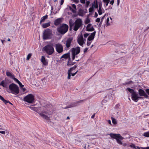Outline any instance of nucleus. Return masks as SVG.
<instances>
[{
    "label": "nucleus",
    "instance_id": "obj_7",
    "mask_svg": "<svg viewBox=\"0 0 149 149\" xmlns=\"http://www.w3.org/2000/svg\"><path fill=\"white\" fill-rule=\"evenodd\" d=\"M68 26L67 24H63L57 28L58 31L62 34H64L68 31Z\"/></svg>",
    "mask_w": 149,
    "mask_h": 149
},
{
    "label": "nucleus",
    "instance_id": "obj_31",
    "mask_svg": "<svg viewBox=\"0 0 149 149\" xmlns=\"http://www.w3.org/2000/svg\"><path fill=\"white\" fill-rule=\"evenodd\" d=\"M70 56V54L69 53H67L66 54H65L63 55L61 58H68Z\"/></svg>",
    "mask_w": 149,
    "mask_h": 149
},
{
    "label": "nucleus",
    "instance_id": "obj_55",
    "mask_svg": "<svg viewBox=\"0 0 149 149\" xmlns=\"http://www.w3.org/2000/svg\"><path fill=\"white\" fill-rule=\"evenodd\" d=\"M98 16V14L96 12H95V13L94 17H97Z\"/></svg>",
    "mask_w": 149,
    "mask_h": 149
},
{
    "label": "nucleus",
    "instance_id": "obj_37",
    "mask_svg": "<svg viewBox=\"0 0 149 149\" xmlns=\"http://www.w3.org/2000/svg\"><path fill=\"white\" fill-rule=\"evenodd\" d=\"M90 3V1H86V7L87 8L88 7Z\"/></svg>",
    "mask_w": 149,
    "mask_h": 149
},
{
    "label": "nucleus",
    "instance_id": "obj_10",
    "mask_svg": "<svg viewBox=\"0 0 149 149\" xmlns=\"http://www.w3.org/2000/svg\"><path fill=\"white\" fill-rule=\"evenodd\" d=\"M72 40L73 38H67L66 40L64 39L62 40V42L64 43V44L65 45L66 47L68 49L69 48L70 46Z\"/></svg>",
    "mask_w": 149,
    "mask_h": 149
},
{
    "label": "nucleus",
    "instance_id": "obj_2",
    "mask_svg": "<svg viewBox=\"0 0 149 149\" xmlns=\"http://www.w3.org/2000/svg\"><path fill=\"white\" fill-rule=\"evenodd\" d=\"M69 23L70 27H73V30L76 31L82 26V20L80 18H78L73 23L72 21L70 20Z\"/></svg>",
    "mask_w": 149,
    "mask_h": 149
},
{
    "label": "nucleus",
    "instance_id": "obj_6",
    "mask_svg": "<svg viewBox=\"0 0 149 149\" xmlns=\"http://www.w3.org/2000/svg\"><path fill=\"white\" fill-rule=\"evenodd\" d=\"M109 135L111 138L115 139L118 144L120 145L122 144L121 140L123 139V138L120 134L111 133Z\"/></svg>",
    "mask_w": 149,
    "mask_h": 149
},
{
    "label": "nucleus",
    "instance_id": "obj_27",
    "mask_svg": "<svg viewBox=\"0 0 149 149\" xmlns=\"http://www.w3.org/2000/svg\"><path fill=\"white\" fill-rule=\"evenodd\" d=\"M110 0H103L102 1L104 3V5L105 7H106L108 6Z\"/></svg>",
    "mask_w": 149,
    "mask_h": 149
},
{
    "label": "nucleus",
    "instance_id": "obj_36",
    "mask_svg": "<svg viewBox=\"0 0 149 149\" xmlns=\"http://www.w3.org/2000/svg\"><path fill=\"white\" fill-rule=\"evenodd\" d=\"M3 102L6 104H7L8 103H9V104H12L9 101L6 100L5 99L3 100Z\"/></svg>",
    "mask_w": 149,
    "mask_h": 149
},
{
    "label": "nucleus",
    "instance_id": "obj_38",
    "mask_svg": "<svg viewBox=\"0 0 149 149\" xmlns=\"http://www.w3.org/2000/svg\"><path fill=\"white\" fill-rule=\"evenodd\" d=\"M16 82L18 83V82H19V81L18 80V79H17V78H15V76H14V77H13V78H12Z\"/></svg>",
    "mask_w": 149,
    "mask_h": 149
},
{
    "label": "nucleus",
    "instance_id": "obj_13",
    "mask_svg": "<svg viewBox=\"0 0 149 149\" xmlns=\"http://www.w3.org/2000/svg\"><path fill=\"white\" fill-rule=\"evenodd\" d=\"M86 40L84 39L82 34L78 36L77 41L78 44L81 46H82L84 43H85Z\"/></svg>",
    "mask_w": 149,
    "mask_h": 149
},
{
    "label": "nucleus",
    "instance_id": "obj_50",
    "mask_svg": "<svg viewBox=\"0 0 149 149\" xmlns=\"http://www.w3.org/2000/svg\"><path fill=\"white\" fill-rule=\"evenodd\" d=\"M88 48H85L84 49V52L85 53L88 50Z\"/></svg>",
    "mask_w": 149,
    "mask_h": 149
},
{
    "label": "nucleus",
    "instance_id": "obj_25",
    "mask_svg": "<svg viewBox=\"0 0 149 149\" xmlns=\"http://www.w3.org/2000/svg\"><path fill=\"white\" fill-rule=\"evenodd\" d=\"M48 15H45L42 17L41 18V20L40 22V24L42 22H45L46 19H47L48 18Z\"/></svg>",
    "mask_w": 149,
    "mask_h": 149
},
{
    "label": "nucleus",
    "instance_id": "obj_1",
    "mask_svg": "<svg viewBox=\"0 0 149 149\" xmlns=\"http://www.w3.org/2000/svg\"><path fill=\"white\" fill-rule=\"evenodd\" d=\"M51 109L49 110V111H48V110H47V111L44 110H41V108L40 107H35L34 111L38 113L43 118L46 120H49V117L43 114V113H45L48 115H51L52 113V112H51Z\"/></svg>",
    "mask_w": 149,
    "mask_h": 149
},
{
    "label": "nucleus",
    "instance_id": "obj_30",
    "mask_svg": "<svg viewBox=\"0 0 149 149\" xmlns=\"http://www.w3.org/2000/svg\"><path fill=\"white\" fill-rule=\"evenodd\" d=\"M126 91L127 92L128 91L129 92L131 93V95H132L133 93H134L135 92L134 91V90L129 88H127Z\"/></svg>",
    "mask_w": 149,
    "mask_h": 149
},
{
    "label": "nucleus",
    "instance_id": "obj_3",
    "mask_svg": "<svg viewBox=\"0 0 149 149\" xmlns=\"http://www.w3.org/2000/svg\"><path fill=\"white\" fill-rule=\"evenodd\" d=\"M8 92L14 95H17L19 92V88L15 84L12 83L9 86Z\"/></svg>",
    "mask_w": 149,
    "mask_h": 149
},
{
    "label": "nucleus",
    "instance_id": "obj_14",
    "mask_svg": "<svg viewBox=\"0 0 149 149\" xmlns=\"http://www.w3.org/2000/svg\"><path fill=\"white\" fill-rule=\"evenodd\" d=\"M55 45L56 50L58 53H60L63 52V47L61 44L58 43L55 44Z\"/></svg>",
    "mask_w": 149,
    "mask_h": 149
},
{
    "label": "nucleus",
    "instance_id": "obj_59",
    "mask_svg": "<svg viewBox=\"0 0 149 149\" xmlns=\"http://www.w3.org/2000/svg\"><path fill=\"white\" fill-rule=\"evenodd\" d=\"M117 5L118 6L119 5L120 0H117Z\"/></svg>",
    "mask_w": 149,
    "mask_h": 149
},
{
    "label": "nucleus",
    "instance_id": "obj_9",
    "mask_svg": "<svg viewBox=\"0 0 149 149\" xmlns=\"http://www.w3.org/2000/svg\"><path fill=\"white\" fill-rule=\"evenodd\" d=\"M71 51L72 52V59L73 60L75 59L76 55L79 53L80 51V48L79 47H77L75 48H72Z\"/></svg>",
    "mask_w": 149,
    "mask_h": 149
},
{
    "label": "nucleus",
    "instance_id": "obj_16",
    "mask_svg": "<svg viewBox=\"0 0 149 149\" xmlns=\"http://www.w3.org/2000/svg\"><path fill=\"white\" fill-rule=\"evenodd\" d=\"M67 8L73 13H75L77 10L76 6L74 4H72L71 6H68Z\"/></svg>",
    "mask_w": 149,
    "mask_h": 149
},
{
    "label": "nucleus",
    "instance_id": "obj_18",
    "mask_svg": "<svg viewBox=\"0 0 149 149\" xmlns=\"http://www.w3.org/2000/svg\"><path fill=\"white\" fill-rule=\"evenodd\" d=\"M86 30L88 31H92L94 30L93 27L91 24H89L86 26Z\"/></svg>",
    "mask_w": 149,
    "mask_h": 149
},
{
    "label": "nucleus",
    "instance_id": "obj_41",
    "mask_svg": "<svg viewBox=\"0 0 149 149\" xmlns=\"http://www.w3.org/2000/svg\"><path fill=\"white\" fill-rule=\"evenodd\" d=\"M91 42V41H89V40H87V46H89L90 45Z\"/></svg>",
    "mask_w": 149,
    "mask_h": 149
},
{
    "label": "nucleus",
    "instance_id": "obj_24",
    "mask_svg": "<svg viewBox=\"0 0 149 149\" xmlns=\"http://www.w3.org/2000/svg\"><path fill=\"white\" fill-rule=\"evenodd\" d=\"M6 74L7 77H10L12 79L15 76L13 74L8 71H6Z\"/></svg>",
    "mask_w": 149,
    "mask_h": 149
},
{
    "label": "nucleus",
    "instance_id": "obj_45",
    "mask_svg": "<svg viewBox=\"0 0 149 149\" xmlns=\"http://www.w3.org/2000/svg\"><path fill=\"white\" fill-rule=\"evenodd\" d=\"M114 0H112L111 1H110L109 3L110 4H111V5H113L114 3Z\"/></svg>",
    "mask_w": 149,
    "mask_h": 149
},
{
    "label": "nucleus",
    "instance_id": "obj_53",
    "mask_svg": "<svg viewBox=\"0 0 149 149\" xmlns=\"http://www.w3.org/2000/svg\"><path fill=\"white\" fill-rule=\"evenodd\" d=\"M0 99L3 101L4 99L2 96L1 95L0 96Z\"/></svg>",
    "mask_w": 149,
    "mask_h": 149
},
{
    "label": "nucleus",
    "instance_id": "obj_5",
    "mask_svg": "<svg viewBox=\"0 0 149 149\" xmlns=\"http://www.w3.org/2000/svg\"><path fill=\"white\" fill-rule=\"evenodd\" d=\"M42 50L49 55H52L54 51L53 47L49 45L45 46L43 48Z\"/></svg>",
    "mask_w": 149,
    "mask_h": 149
},
{
    "label": "nucleus",
    "instance_id": "obj_34",
    "mask_svg": "<svg viewBox=\"0 0 149 149\" xmlns=\"http://www.w3.org/2000/svg\"><path fill=\"white\" fill-rule=\"evenodd\" d=\"M31 56L32 54H31V53L29 54L27 56L26 59L27 60H29L31 57Z\"/></svg>",
    "mask_w": 149,
    "mask_h": 149
},
{
    "label": "nucleus",
    "instance_id": "obj_40",
    "mask_svg": "<svg viewBox=\"0 0 149 149\" xmlns=\"http://www.w3.org/2000/svg\"><path fill=\"white\" fill-rule=\"evenodd\" d=\"M98 4L97 2H96L95 3L94 7L95 8H98Z\"/></svg>",
    "mask_w": 149,
    "mask_h": 149
},
{
    "label": "nucleus",
    "instance_id": "obj_52",
    "mask_svg": "<svg viewBox=\"0 0 149 149\" xmlns=\"http://www.w3.org/2000/svg\"><path fill=\"white\" fill-rule=\"evenodd\" d=\"M146 91L148 94L149 95V89H146Z\"/></svg>",
    "mask_w": 149,
    "mask_h": 149
},
{
    "label": "nucleus",
    "instance_id": "obj_22",
    "mask_svg": "<svg viewBox=\"0 0 149 149\" xmlns=\"http://www.w3.org/2000/svg\"><path fill=\"white\" fill-rule=\"evenodd\" d=\"M8 85V84L6 80L2 81L1 83H0V86H1L3 87L6 88Z\"/></svg>",
    "mask_w": 149,
    "mask_h": 149
},
{
    "label": "nucleus",
    "instance_id": "obj_58",
    "mask_svg": "<svg viewBox=\"0 0 149 149\" xmlns=\"http://www.w3.org/2000/svg\"><path fill=\"white\" fill-rule=\"evenodd\" d=\"M108 122L109 124H110V125H111V122L110 120H108Z\"/></svg>",
    "mask_w": 149,
    "mask_h": 149
},
{
    "label": "nucleus",
    "instance_id": "obj_11",
    "mask_svg": "<svg viewBox=\"0 0 149 149\" xmlns=\"http://www.w3.org/2000/svg\"><path fill=\"white\" fill-rule=\"evenodd\" d=\"M85 100H80L78 101L74 102L71 103L70 105L67 106L65 108V109L73 107L76 106L79 104L80 103H82L84 102Z\"/></svg>",
    "mask_w": 149,
    "mask_h": 149
},
{
    "label": "nucleus",
    "instance_id": "obj_56",
    "mask_svg": "<svg viewBox=\"0 0 149 149\" xmlns=\"http://www.w3.org/2000/svg\"><path fill=\"white\" fill-rule=\"evenodd\" d=\"M64 3V0H61L60 2V4L61 5H62Z\"/></svg>",
    "mask_w": 149,
    "mask_h": 149
},
{
    "label": "nucleus",
    "instance_id": "obj_39",
    "mask_svg": "<svg viewBox=\"0 0 149 149\" xmlns=\"http://www.w3.org/2000/svg\"><path fill=\"white\" fill-rule=\"evenodd\" d=\"M109 17L107 18V23L106 24L107 26H109L110 25V24L109 22Z\"/></svg>",
    "mask_w": 149,
    "mask_h": 149
},
{
    "label": "nucleus",
    "instance_id": "obj_46",
    "mask_svg": "<svg viewBox=\"0 0 149 149\" xmlns=\"http://www.w3.org/2000/svg\"><path fill=\"white\" fill-rule=\"evenodd\" d=\"M29 108H30L31 109L34 111V109H35V107H32V106H29L28 107Z\"/></svg>",
    "mask_w": 149,
    "mask_h": 149
},
{
    "label": "nucleus",
    "instance_id": "obj_54",
    "mask_svg": "<svg viewBox=\"0 0 149 149\" xmlns=\"http://www.w3.org/2000/svg\"><path fill=\"white\" fill-rule=\"evenodd\" d=\"M0 133L3 134H5V132L4 131H0Z\"/></svg>",
    "mask_w": 149,
    "mask_h": 149
},
{
    "label": "nucleus",
    "instance_id": "obj_62",
    "mask_svg": "<svg viewBox=\"0 0 149 149\" xmlns=\"http://www.w3.org/2000/svg\"><path fill=\"white\" fill-rule=\"evenodd\" d=\"M95 116V114H93V115L91 117V118H93Z\"/></svg>",
    "mask_w": 149,
    "mask_h": 149
},
{
    "label": "nucleus",
    "instance_id": "obj_23",
    "mask_svg": "<svg viewBox=\"0 0 149 149\" xmlns=\"http://www.w3.org/2000/svg\"><path fill=\"white\" fill-rule=\"evenodd\" d=\"M108 97L110 99H111V97H112V96L111 95H107L104 98V99L102 101V103H106L108 100L107 99V97Z\"/></svg>",
    "mask_w": 149,
    "mask_h": 149
},
{
    "label": "nucleus",
    "instance_id": "obj_17",
    "mask_svg": "<svg viewBox=\"0 0 149 149\" xmlns=\"http://www.w3.org/2000/svg\"><path fill=\"white\" fill-rule=\"evenodd\" d=\"M139 95L140 96H143L145 98H147L148 96L147 94L143 90L141 89L139 90Z\"/></svg>",
    "mask_w": 149,
    "mask_h": 149
},
{
    "label": "nucleus",
    "instance_id": "obj_43",
    "mask_svg": "<svg viewBox=\"0 0 149 149\" xmlns=\"http://www.w3.org/2000/svg\"><path fill=\"white\" fill-rule=\"evenodd\" d=\"M19 85V86L21 87H23L24 86L21 83L20 81H19V82H18L17 83Z\"/></svg>",
    "mask_w": 149,
    "mask_h": 149
},
{
    "label": "nucleus",
    "instance_id": "obj_32",
    "mask_svg": "<svg viewBox=\"0 0 149 149\" xmlns=\"http://www.w3.org/2000/svg\"><path fill=\"white\" fill-rule=\"evenodd\" d=\"M143 135L147 137H149V131L144 132Z\"/></svg>",
    "mask_w": 149,
    "mask_h": 149
},
{
    "label": "nucleus",
    "instance_id": "obj_21",
    "mask_svg": "<svg viewBox=\"0 0 149 149\" xmlns=\"http://www.w3.org/2000/svg\"><path fill=\"white\" fill-rule=\"evenodd\" d=\"M104 10L103 9L102 7V4H99V8L98 10V12L99 15H101L103 13V11Z\"/></svg>",
    "mask_w": 149,
    "mask_h": 149
},
{
    "label": "nucleus",
    "instance_id": "obj_12",
    "mask_svg": "<svg viewBox=\"0 0 149 149\" xmlns=\"http://www.w3.org/2000/svg\"><path fill=\"white\" fill-rule=\"evenodd\" d=\"M131 97L132 100L135 102H137L139 99L141 98V97L139 96L138 93L136 92H135L132 95H131Z\"/></svg>",
    "mask_w": 149,
    "mask_h": 149
},
{
    "label": "nucleus",
    "instance_id": "obj_35",
    "mask_svg": "<svg viewBox=\"0 0 149 149\" xmlns=\"http://www.w3.org/2000/svg\"><path fill=\"white\" fill-rule=\"evenodd\" d=\"M93 10H94V8H93V6L90 7L89 9V13H92L93 11Z\"/></svg>",
    "mask_w": 149,
    "mask_h": 149
},
{
    "label": "nucleus",
    "instance_id": "obj_26",
    "mask_svg": "<svg viewBox=\"0 0 149 149\" xmlns=\"http://www.w3.org/2000/svg\"><path fill=\"white\" fill-rule=\"evenodd\" d=\"M50 22H49L47 23L42 24V27L43 28H46L50 26Z\"/></svg>",
    "mask_w": 149,
    "mask_h": 149
},
{
    "label": "nucleus",
    "instance_id": "obj_57",
    "mask_svg": "<svg viewBox=\"0 0 149 149\" xmlns=\"http://www.w3.org/2000/svg\"><path fill=\"white\" fill-rule=\"evenodd\" d=\"M1 40L2 43V44L3 45L4 44V42L5 41V40Z\"/></svg>",
    "mask_w": 149,
    "mask_h": 149
},
{
    "label": "nucleus",
    "instance_id": "obj_19",
    "mask_svg": "<svg viewBox=\"0 0 149 149\" xmlns=\"http://www.w3.org/2000/svg\"><path fill=\"white\" fill-rule=\"evenodd\" d=\"M96 33V31H94L92 33L91 35L88 37L87 39L89 41H91L93 40L94 39Z\"/></svg>",
    "mask_w": 149,
    "mask_h": 149
},
{
    "label": "nucleus",
    "instance_id": "obj_4",
    "mask_svg": "<svg viewBox=\"0 0 149 149\" xmlns=\"http://www.w3.org/2000/svg\"><path fill=\"white\" fill-rule=\"evenodd\" d=\"M53 36L52 31L47 28L45 29L43 33L42 38L44 40L50 39Z\"/></svg>",
    "mask_w": 149,
    "mask_h": 149
},
{
    "label": "nucleus",
    "instance_id": "obj_20",
    "mask_svg": "<svg viewBox=\"0 0 149 149\" xmlns=\"http://www.w3.org/2000/svg\"><path fill=\"white\" fill-rule=\"evenodd\" d=\"M62 22V19L61 18H58L56 19L54 21V24L56 26H58Z\"/></svg>",
    "mask_w": 149,
    "mask_h": 149
},
{
    "label": "nucleus",
    "instance_id": "obj_8",
    "mask_svg": "<svg viewBox=\"0 0 149 149\" xmlns=\"http://www.w3.org/2000/svg\"><path fill=\"white\" fill-rule=\"evenodd\" d=\"M34 99V97L32 94H29L24 97L23 100L29 103H31L33 102Z\"/></svg>",
    "mask_w": 149,
    "mask_h": 149
},
{
    "label": "nucleus",
    "instance_id": "obj_42",
    "mask_svg": "<svg viewBox=\"0 0 149 149\" xmlns=\"http://www.w3.org/2000/svg\"><path fill=\"white\" fill-rule=\"evenodd\" d=\"M89 35V33H85L84 34V36L85 38H86Z\"/></svg>",
    "mask_w": 149,
    "mask_h": 149
},
{
    "label": "nucleus",
    "instance_id": "obj_28",
    "mask_svg": "<svg viewBox=\"0 0 149 149\" xmlns=\"http://www.w3.org/2000/svg\"><path fill=\"white\" fill-rule=\"evenodd\" d=\"M41 61L43 63V64L46 65L47 64L46 62L45 58L44 56H42L41 58Z\"/></svg>",
    "mask_w": 149,
    "mask_h": 149
},
{
    "label": "nucleus",
    "instance_id": "obj_44",
    "mask_svg": "<svg viewBox=\"0 0 149 149\" xmlns=\"http://www.w3.org/2000/svg\"><path fill=\"white\" fill-rule=\"evenodd\" d=\"M90 20L89 19H87L85 21V23L87 24L90 22Z\"/></svg>",
    "mask_w": 149,
    "mask_h": 149
},
{
    "label": "nucleus",
    "instance_id": "obj_48",
    "mask_svg": "<svg viewBox=\"0 0 149 149\" xmlns=\"http://www.w3.org/2000/svg\"><path fill=\"white\" fill-rule=\"evenodd\" d=\"M141 149H149V147H141Z\"/></svg>",
    "mask_w": 149,
    "mask_h": 149
},
{
    "label": "nucleus",
    "instance_id": "obj_64",
    "mask_svg": "<svg viewBox=\"0 0 149 149\" xmlns=\"http://www.w3.org/2000/svg\"><path fill=\"white\" fill-rule=\"evenodd\" d=\"M8 41H10V40L9 38H8Z\"/></svg>",
    "mask_w": 149,
    "mask_h": 149
},
{
    "label": "nucleus",
    "instance_id": "obj_47",
    "mask_svg": "<svg viewBox=\"0 0 149 149\" xmlns=\"http://www.w3.org/2000/svg\"><path fill=\"white\" fill-rule=\"evenodd\" d=\"M100 19L99 18H97L96 19L95 21L97 22H100Z\"/></svg>",
    "mask_w": 149,
    "mask_h": 149
},
{
    "label": "nucleus",
    "instance_id": "obj_49",
    "mask_svg": "<svg viewBox=\"0 0 149 149\" xmlns=\"http://www.w3.org/2000/svg\"><path fill=\"white\" fill-rule=\"evenodd\" d=\"M86 0H80V2L82 3H85Z\"/></svg>",
    "mask_w": 149,
    "mask_h": 149
},
{
    "label": "nucleus",
    "instance_id": "obj_61",
    "mask_svg": "<svg viewBox=\"0 0 149 149\" xmlns=\"http://www.w3.org/2000/svg\"><path fill=\"white\" fill-rule=\"evenodd\" d=\"M119 105L118 104H116V108H118L119 107Z\"/></svg>",
    "mask_w": 149,
    "mask_h": 149
},
{
    "label": "nucleus",
    "instance_id": "obj_33",
    "mask_svg": "<svg viewBox=\"0 0 149 149\" xmlns=\"http://www.w3.org/2000/svg\"><path fill=\"white\" fill-rule=\"evenodd\" d=\"M112 123L114 124H117V121L116 120L113 118L111 117V118Z\"/></svg>",
    "mask_w": 149,
    "mask_h": 149
},
{
    "label": "nucleus",
    "instance_id": "obj_63",
    "mask_svg": "<svg viewBox=\"0 0 149 149\" xmlns=\"http://www.w3.org/2000/svg\"><path fill=\"white\" fill-rule=\"evenodd\" d=\"M112 7L111 6H109L108 9H112Z\"/></svg>",
    "mask_w": 149,
    "mask_h": 149
},
{
    "label": "nucleus",
    "instance_id": "obj_29",
    "mask_svg": "<svg viewBox=\"0 0 149 149\" xmlns=\"http://www.w3.org/2000/svg\"><path fill=\"white\" fill-rule=\"evenodd\" d=\"M129 146L133 149H136L137 148L139 149H141V147L138 146H135V145L133 143H131L129 145Z\"/></svg>",
    "mask_w": 149,
    "mask_h": 149
},
{
    "label": "nucleus",
    "instance_id": "obj_51",
    "mask_svg": "<svg viewBox=\"0 0 149 149\" xmlns=\"http://www.w3.org/2000/svg\"><path fill=\"white\" fill-rule=\"evenodd\" d=\"M73 1H74V2H75L76 3H78V2H79V0H73Z\"/></svg>",
    "mask_w": 149,
    "mask_h": 149
},
{
    "label": "nucleus",
    "instance_id": "obj_60",
    "mask_svg": "<svg viewBox=\"0 0 149 149\" xmlns=\"http://www.w3.org/2000/svg\"><path fill=\"white\" fill-rule=\"evenodd\" d=\"M104 16L103 17H102V19H101V21L100 23V24H101V23L103 21V19L104 18Z\"/></svg>",
    "mask_w": 149,
    "mask_h": 149
},
{
    "label": "nucleus",
    "instance_id": "obj_15",
    "mask_svg": "<svg viewBox=\"0 0 149 149\" xmlns=\"http://www.w3.org/2000/svg\"><path fill=\"white\" fill-rule=\"evenodd\" d=\"M75 68L73 67L70 68L69 70H68V77L67 78L68 79H70V77L71 75L72 76H74L77 72L78 71H77L76 72L74 73H72L73 71L75 69Z\"/></svg>",
    "mask_w": 149,
    "mask_h": 149
}]
</instances>
